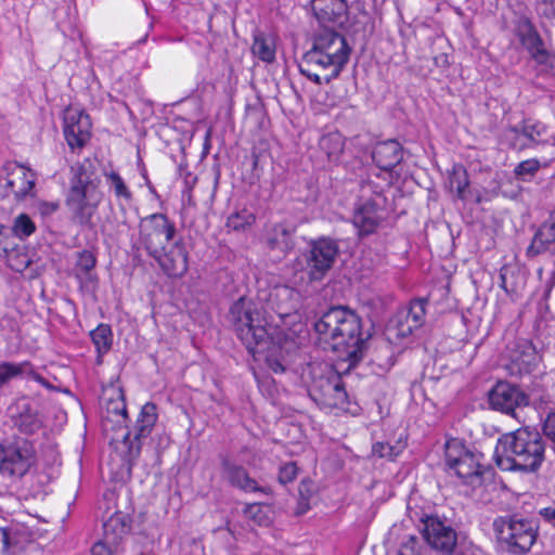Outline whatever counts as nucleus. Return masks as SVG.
Here are the masks:
<instances>
[{"label": "nucleus", "mask_w": 555, "mask_h": 555, "mask_svg": "<svg viewBox=\"0 0 555 555\" xmlns=\"http://www.w3.org/2000/svg\"><path fill=\"white\" fill-rule=\"evenodd\" d=\"M60 207V204L57 202H39L38 203V210L42 216H50L54 214Z\"/></svg>", "instance_id": "nucleus-49"}, {"label": "nucleus", "mask_w": 555, "mask_h": 555, "mask_svg": "<svg viewBox=\"0 0 555 555\" xmlns=\"http://www.w3.org/2000/svg\"><path fill=\"white\" fill-rule=\"evenodd\" d=\"M3 171L5 172L3 185L5 196L13 195L16 201H23L34 195L36 175L30 169L17 163H7Z\"/></svg>", "instance_id": "nucleus-15"}, {"label": "nucleus", "mask_w": 555, "mask_h": 555, "mask_svg": "<svg viewBox=\"0 0 555 555\" xmlns=\"http://www.w3.org/2000/svg\"><path fill=\"white\" fill-rule=\"evenodd\" d=\"M118 545L111 544L107 539L102 538L100 541L93 544L91 548V555H113L117 552Z\"/></svg>", "instance_id": "nucleus-46"}, {"label": "nucleus", "mask_w": 555, "mask_h": 555, "mask_svg": "<svg viewBox=\"0 0 555 555\" xmlns=\"http://www.w3.org/2000/svg\"><path fill=\"white\" fill-rule=\"evenodd\" d=\"M339 248L336 241L322 237L311 242L306 269L311 281H321L333 267Z\"/></svg>", "instance_id": "nucleus-12"}, {"label": "nucleus", "mask_w": 555, "mask_h": 555, "mask_svg": "<svg viewBox=\"0 0 555 555\" xmlns=\"http://www.w3.org/2000/svg\"><path fill=\"white\" fill-rule=\"evenodd\" d=\"M449 185L451 190H455L456 195L461 199L466 198V190L469 185L468 173L464 166L455 165L449 176Z\"/></svg>", "instance_id": "nucleus-34"}, {"label": "nucleus", "mask_w": 555, "mask_h": 555, "mask_svg": "<svg viewBox=\"0 0 555 555\" xmlns=\"http://www.w3.org/2000/svg\"><path fill=\"white\" fill-rule=\"evenodd\" d=\"M373 452L378 454L380 457H391L392 447L388 443L377 442L373 446Z\"/></svg>", "instance_id": "nucleus-50"}, {"label": "nucleus", "mask_w": 555, "mask_h": 555, "mask_svg": "<svg viewBox=\"0 0 555 555\" xmlns=\"http://www.w3.org/2000/svg\"><path fill=\"white\" fill-rule=\"evenodd\" d=\"M251 52L260 61L264 63H272L275 60L274 39L264 33L256 31L254 34Z\"/></svg>", "instance_id": "nucleus-29"}, {"label": "nucleus", "mask_w": 555, "mask_h": 555, "mask_svg": "<svg viewBox=\"0 0 555 555\" xmlns=\"http://www.w3.org/2000/svg\"><path fill=\"white\" fill-rule=\"evenodd\" d=\"M385 203L386 198L383 194L376 193L354 209L352 223L357 228L359 235L365 236L376 232L385 219Z\"/></svg>", "instance_id": "nucleus-14"}, {"label": "nucleus", "mask_w": 555, "mask_h": 555, "mask_svg": "<svg viewBox=\"0 0 555 555\" xmlns=\"http://www.w3.org/2000/svg\"><path fill=\"white\" fill-rule=\"evenodd\" d=\"M395 336L404 338L410 336L417 327L412 326L411 319L403 317V313L399 311L392 320Z\"/></svg>", "instance_id": "nucleus-40"}, {"label": "nucleus", "mask_w": 555, "mask_h": 555, "mask_svg": "<svg viewBox=\"0 0 555 555\" xmlns=\"http://www.w3.org/2000/svg\"><path fill=\"white\" fill-rule=\"evenodd\" d=\"M514 134V146L522 150L535 146L538 144L550 143L553 133L550 128L541 121L524 120L521 125L511 128Z\"/></svg>", "instance_id": "nucleus-20"}, {"label": "nucleus", "mask_w": 555, "mask_h": 555, "mask_svg": "<svg viewBox=\"0 0 555 555\" xmlns=\"http://www.w3.org/2000/svg\"><path fill=\"white\" fill-rule=\"evenodd\" d=\"M294 234V227L286 223L275 224L268 232L267 244L271 249L286 254L295 246Z\"/></svg>", "instance_id": "nucleus-25"}, {"label": "nucleus", "mask_w": 555, "mask_h": 555, "mask_svg": "<svg viewBox=\"0 0 555 555\" xmlns=\"http://www.w3.org/2000/svg\"><path fill=\"white\" fill-rule=\"evenodd\" d=\"M520 41L529 51L531 57L539 64H548L551 62V53L544 48L540 35L531 26L521 31Z\"/></svg>", "instance_id": "nucleus-27"}, {"label": "nucleus", "mask_w": 555, "mask_h": 555, "mask_svg": "<svg viewBox=\"0 0 555 555\" xmlns=\"http://www.w3.org/2000/svg\"><path fill=\"white\" fill-rule=\"evenodd\" d=\"M129 530L130 524L127 516L116 512L103 524V538L107 539L108 543L119 546Z\"/></svg>", "instance_id": "nucleus-28"}, {"label": "nucleus", "mask_w": 555, "mask_h": 555, "mask_svg": "<svg viewBox=\"0 0 555 555\" xmlns=\"http://www.w3.org/2000/svg\"><path fill=\"white\" fill-rule=\"evenodd\" d=\"M222 476L232 486L245 492H263L267 489L258 486L257 481L249 476L247 470L236 463L224 459L222 461Z\"/></svg>", "instance_id": "nucleus-23"}, {"label": "nucleus", "mask_w": 555, "mask_h": 555, "mask_svg": "<svg viewBox=\"0 0 555 555\" xmlns=\"http://www.w3.org/2000/svg\"><path fill=\"white\" fill-rule=\"evenodd\" d=\"M27 374L40 378L34 371V366L29 361L20 363L1 362L0 363V389L7 385L11 379Z\"/></svg>", "instance_id": "nucleus-30"}, {"label": "nucleus", "mask_w": 555, "mask_h": 555, "mask_svg": "<svg viewBox=\"0 0 555 555\" xmlns=\"http://www.w3.org/2000/svg\"><path fill=\"white\" fill-rule=\"evenodd\" d=\"M120 416L121 418L125 421L127 418V411H126V405L125 403H121V408H120Z\"/></svg>", "instance_id": "nucleus-53"}, {"label": "nucleus", "mask_w": 555, "mask_h": 555, "mask_svg": "<svg viewBox=\"0 0 555 555\" xmlns=\"http://www.w3.org/2000/svg\"><path fill=\"white\" fill-rule=\"evenodd\" d=\"M176 224L162 212L143 217L139 222V238L150 256L159 254L176 238Z\"/></svg>", "instance_id": "nucleus-8"}, {"label": "nucleus", "mask_w": 555, "mask_h": 555, "mask_svg": "<svg viewBox=\"0 0 555 555\" xmlns=\"http://www.w3.org/2000/svg\"><path fill=\"white\" fill-rule=\"evenodd\" d=\"M300 293L289 286L274 287L268 297L269 307L275 311L280 319L297 317L300 308Z\"/></svg>", "instance_id": "nucleus-21"}, {"label": "nucleus", "mask_w": 555, "mask_h": 555, "mask_svg": "<svg viewBox=\"0 0 555 555\" xmlns=\"http://www.w3.org/2000/svg\"><path fill=\"white\" fill-rule=\"evenodd\" d=\"M306 487V483L305 482H301L300 487H299V492L301 495L305 494V492H307V489H305Z\"/></svg>", "instance_id": "nucleus-55"}, {"label": "nucleus", "mask_w": 555, "mask_h": 555, "mask_svg": "<svg viewBox=\"0 0 555 555\" xmlns=\"http://www.w3.org/2000/svg\"><path fill=\"white\" fill-rule=\"evenodd\" d=\"M398 555H421L418 539L415 535H409L401 543Z\"/></svg>", "instance_id": "nucleus-45"}, {"label": "nucleus", "mask_w": 555, "mask_h": 555, "mask_svg": "<svg viewBox=\"0 0 555 555\" xmlns=\"http://www.w3.org/2000/svg\"><path fill=\"white\" fill-rule=\"evenodd\" d=\"M345 141L340 133L331 132L321 137L319 146L330 162L338 160L344 151Z\"/></svg>", "instance_id": "nucleus-31"}, {"label": "nucleus", "mask_w": 555, "mask_h": 555, "mask_svg": "<svg viewBox=\"0 0 555 555\" xmlns=\"http://www.w3.org/2000/svg\"><path fill=\"white\" fill-rule=\"evenodd\" d=\"M361 327L359 315L341 306L332 307L314 323L319 344L349 367L357 365L366 350L369 335L364 336Z\"/></svg>", "instance_id": "nucleus-1"}, {"label": "nucleus", "mask_w": 555, "mask_h": 555, "mask_svg": "<svg viewBox=\"0 0 555 555\" xmlns=\"http://www.w3.org/2000/svg\"><path fill=\"white\" fill-rule=\"evenodd\" d=\"M540 168V162L531 158L524 160L515 168V175L522 180L532 177Z\"/></svg>", "instance_id": "nucleus-41"}, {"label": "nucleus", "mask_w": 555, "mask_h": 555, "mask_svg": "<svg viewBox=\"0 0 555 555\" xmlns=\"http://www.w3.org/2000/svg\"><path fill=\"white\" fill-rule=\"evenodd\" d=\"M152 257L168 276L180 278L188 271L189 254L181 238L173 240L159 254Z\"/></svg>", "instance_id": "nucleus-18"}, {"label": "nucleus", "mask_w": 555, "mask_h": 555, "mask_svg": "<svg viewBox=\"0 0 555 555\" xmlns=\"http://www.w3.org/2000/svg\"><path fill=\"white\" fill-rule=\"evenodd\" d=\"M92 343L95 346L98 352V363H101L102 356L107 353L113 344V333L111 326L107 324H100L90 332Z\"/></svg>", "instance_id": "nucleus-32"}, {"label": "nucleus", "mask_w": 555, "mask_h": 555, "mask_svg": "<svg viewBox=\"0 0 555 555\" xmlns=\"http://www.w3.org/2000/svg\"><path fill=\"white\" fill-rule=\"evenodd\" d=\"M255 221V215L250 210L243 208L228 217L227 227L234 231H241L251 227Z\"/></svg>", "instance_id": "nucleus-36"}, {"label": "nucleus", "mask_w": 555, "mask_h": 555, "mask_svg": "<svg viewBox=\"0 0 555 555\" xmlns=\"http://www.w3.org/2000/svg\"><path fill=\"white\" fill-rule=\"evenodd\" d=\"M489 403L494 410L514 414L516 408L528 404V397L517 386L499 382L489 392Z\"/></svg>", "instance_id": "nucleus-19"}, {"label": "nucleus", "mask_w": 555, "mask_h": 555, "mask_svg": "<svg viewBox=\"0 0 555 555\" xmlns=\"http://www.w3.org/2000/svg\"><path fill=\"white\" fill-rule=\"evenodd\" d=\"M228 318L250 353H263L267 358L278 354L282 332L269 325L259 301L245 296L238 298L230 307Z\"/></svg>", "instance_id": "nucleus-2"}, {"label": "nucleus", "mask_w": 555, "mask_h": 555, "mask_svg": "<svg viewBox=\"0 0 555 555\" xmlns=\"http://www.w3.org/2000/svg\"><path fill=\"white\" fill-rule=\"evenodd\" d=\"M157 421V408L154 403H145L137 418L132 431H126L122 436V443L126 447L125 459L131 467L139 457L142 449L141 440L146 438L153 430Z\"/></svg>", "instance_id": "nucleus-10"}, {"label": "nucleus", "mask_w": 555, "mask_h": 555, "mask_svg": "<svg viewBox=\"0 0 555 555\" xmlns=\"http://www.w3.org/2000/svg\"><path fill=\"white\" fill-rule=\"evenodd\" d=\"M298 468L295 462L285 463L280 467L279 481L282 485H287L295 480L297 477Z\"/></svg>", "instance_id": "nucleus-43"}, {"label": "nucleus", "mask_w": 555, "mask_h": 555, "mask_svg": "<svg viewBox=\"0 0 555 555\" xmlns=\"http://www.w3.org/2000/svg\"><path fill=\"white\" fill-rule=\"evenodd\" d=\"M372 158L378 168L391 170L402 160V147L396 140L378 142L374 146Z\"/></svg>", "instance_id": "nucleus-24"}, {"label": "nucleus", "mask_w": 555, "mask_h": 555, "mask_svg": "<svg viewBox=\"0 0 555 555\" xmlns=\"http://www.w3.org/2000/svg\"><path fill=\"white\" fill-rule=\"evenodd\" d=\"M15 425L25 434H34L41 427L37 413L27 409L15 420Z\"/></svg>", "instance_id": "nucleus-39"}, {"label": "nucleus", "mask_w": 555, "mask_h": 555, "mask_svg": "<svg viewBox=\"0 0 555 555\" xmlns=\"http://www.w3.org/2000/svg\"><path fill=\"white\" fill-rule=\"evenodd\" d=\"M3 475L14 478L25 476L36 462L33 446L27 440L1 443Z\"/></svg>", "instance_id": "nucleus-11"}, {"label": "nucleus", "mask_w": 555, "mask_h": 555, "mask_svg": "<svg viewBox=\"0 0 555 555\" xmlns=\"http://www.w3.org/2000/svg\"><path fill=\"white\" fill-rule=\"evenodd\" d=\"M514 270L509 268H502L500 271V279H501V287L507 293V294H514L517 293L519 289V285L514 282H509V278L514 276Z\"/></svg>", "instance_id": "nucleus-44"}, {"label": "nucleus", "mask_w": 555, "mask_h": 555, "mask_svg": "<svg viewBox=\"0 0 555 555\" xmlns=\"http://www.w3.org/2000/svg\"><path fill=\"white\" fill-rule=\"evenodd\" d=\"M309 374L308 392L314 402L325 408H345L348 395L337 372L328 366L312 365Z\"/></svg>", "instance_id": "nucleus-6"}, {"label": "nucleus", "mask_w": 555, "mask_h": 555, "mask_svg": "<svg viewBox=\"0 0 555 555\" xmlns=\"http://www.w3.org/2000/svg\"><path fill=\"white\" fill-rule=\"evenodd\" d=\"M64 134L70 149H81L91 137V120L85 111L68 106L64 112Z\"/></svg>", "instance_id": "nucleus-16"}, {"label": "nucleus", "mask_w": 555, "mask_h": 555, "mask_svg": "<svg viewBox=\"0 0 555 555\" xmlns=\"http://www.w3.org/2000/svg\"><path fill=\"white\" fill-rule=\"evenodd\" d=\"M65 204L72 215V219L79 225H90L100 203L79 199L66 195Z\"/></svg>", "instance_id": "nucleus-26"}, {"label": "nucleus", "mask_w": 555, "mask_h": 555, "mask_svg": "<svg viewBox=\"0 0 555 555\" xmlns=\"http://www.w3.org/2000/svg\"><path fill=\"white\" fill-rule=\"evenodd\" d=\"M351 48L338 31L324 27L298 63L300 74L317 85L337 78L349 61Z\"/></svg>", "instance_id": "nucleus-3"}, {"label": "nucleus", "mask_w": 555, "mask_h": 555, "mask_svg": "<svg viewBox=\"0 0 555 555\" xmlns=\"http://www.w3.org/2000/svg\"><path fill=\"white\" fill-rule=\"evenodd\" d=\"M95 263L96 258L92 251L82 250L78 254L76 266L80 271L88 273L95 267Z\"/></svg>", "instance_id": "nucleus-42"}, {"label": "nucleus", "mask_w": 555, "mask_h": 555, "mask_svg": "<svg viewBox=\"0 0 555 555\" xmlns=\"http://www.w3.org/2000/svg\"><path fill=\"white\" fill-rule=\"evenodd\" d=\"M545 448L538 430L521 427L498 439L493 457L501 470L535 473L545 460Z\"/></svg>", "instance_id": "nucleus-4"}, {"label": "nucleus", "mask_w": 555, "mask_h": 555, "mask_svg": "<svg viewBox=\"0 0 555 555\" xmlns=\"http://www.w3.org/2000/svg\"><path fill=\"white\" fill-rule=\"evenodd\" d=\"M426 304L427 300L424 298L415 299L411 301L408 309L401 310L403 317L411 319L412 326L418 328L423 324Z\"/></svg>", "instance_id": "nucleus-37"}, {"label": "nucleus", "mask_w": 555, "mask_h": 555, "mask_svg": "<svg viewBox=\"0 0 555 555\" xmlns=\"http://www.w3.org/2000/svg\"><path fill=\"white\" fill-rule=\"evenodd\" d=\"M539 515L542 517V519L550 524L551 526L555 527V507H544L539 511Z\"/></svg>", "instance_id": "nucleus-51"}, {"label": "nucleus", "mask_w": 555, "mask_h": 555, "mask_svg": "<svg viewBox=\"0 0 555 555\" xmlns=\"http://www.w3.org/2000/svg\"><path fill=\"white\" fill-rule=\"evenodd\" d=\"M312 10L321 24L341 26L348 20L346 0H312Z\"/></svg>", "instance_id": "nucleus-22"}, {"label": "nucleus", "mask_w": 555, "mask_h": 555, "mask_svg": "<svg viewBox=\"0 0 555 555\" xmlns=\"http://www.w3.org/2000/svg\"><path fill=\"white\" fill-rule=\"evenodd\" d=\"M68 196L88 202L101 203L103 193L100 190L101 180L96 176L94 160L85 158L70 168Z\"/></svg>", "instance_id": "nucleus-9"}, {"label": "nucleus", "mask_w": 555, "mask_h": 555, "mask_svg": "<svg viewBox=\"0 0 555 555\" xmlns=\"http://www.w3.org/2000/svg\"><path fill=\"white\" fill-rule=\"evenodd\" d=\"M103 176L105 177L106 182L109 185V189L114 192V195L117 199H122L126 203L132 201V193L130 189L117 171H104Z\"/></svg>", "instance_id": "nucleus-33"}, {"label": "nucleus", "mask_w": 555, "mask_h": 555, "mask_svg": "<svg viewBox=\"0 0 555 555\" xmlns=\"http://www.w3.org/2000/svg\"><path fill=\"white\" fill-rule=\"evenodd\" d=\"M36 229L37 227L35 222L26 214H21L15 217L12 225V232L21 240H24L34 234Z\"/></svg>", "instance_id": "nucleus-38"}, {"label": "nucleus", "mask_w": 555, "mask_h": 555, "mask_svg": "<svg viewBox=\"0 0 555 555\" xmlns=\"http://www.w3.org/2000/svg\"><path fill=\"white\" fill-rule=\"evenodd\" d=\"M544 435L555 444V412H550L543 423Z\"/></svg>", "instance_id": "nucleus-47"}, {"label": "nucleus", "mask_w": 555, "mask_h": 555, "mask_svg": "<svg viewBox=\"0 0 555 555\" xmlns=\"http://www.w3.org/2000/svg\"><path fill=\"white\" fill-rule=\"evenodd\" d=\"M422 522V533L428 545L443 554H452L457 544V533L451 524L437 515H425Z\"/></svg>", "instance_id": "nucleus-13"}, {"label": "nucleus", "mask_w": 555, "mask_h": 555, "mask_svg": "<svg viewBox=\"0 0 555 555\" xmlns=\"http://www.w3.org/2000/svg\"><path fill=\"white\" fill-rule=\"evenodd\" d=\"M538 9L542 16L555 20V0H540Z\"/></svg>", "instance_id": "nucleus-48"}, {"label": "nucleus", "mask_w": 555, "mask_h": 555, "mask_svg": "<svg viewBox=\"0 0 555 555\" xmlns=\"http://www.w3.org/2000/svg\"><path fill=\"white\" fill-rule=\"evenodd\" d=\"M244 515L258 526H268L271 522L270 508L260 503L247 504Z\"/></svg>", "instance_id": "nucleus-35"}, {"label": "nucleus", "mask_w": 555, "mask_h": 555, "mask_svg": "<svg viewBox=\"0 0 555 555\" xmlns=\"http://www.w3.org/2000/svg\"><path fill=\"white\" fill-rule=\"evenodd\" d=\"M482 454L473 451L462 440L452 438L444 444V460L449 469L470 486L481 485L485 466L481 464Z\"/></svg>", "instance_id": "nucleus-7"}, {"label": "nucleus", "mask_w": 555, "mask_h": 555, "mask_svg": "<svg viewBox=\"0 0 555 555\" xmlns=\"http://www.w3.org/2000/svg\"><path fill=\"white\" fill-rule=\"evenodd\" d=\"M273 371L274 372H283L284 371V367L280 364V363H275V366L273 367Z\"/></svg>", "instance_id": "nucleus-54"}, {"label": "nucleus", "mask_w": 555, "mask_h": 555, "mask_svg": "<svg viewBox=\"0 0 555 555\" xmlns=\"http://www.w3.org/2000/svg\"><path fill=\"white\" fill-rule=\"evenodd\" d=\"M505 363L511 375L521 376L529 373L537 362V352L533 345L527 339H515L506 346Z\"/></svg>", "instance_id": "nucleus-17"}, {"label": "nucleus", "mask_w": 555, "mask_h": 555, "mask_svg": "<svg viewBox=\"0 0 555 555\" xmlns=\"http://www.w3.org/2000/svg\"><path fill=\"white\" fill-rule=\"evenodd\" d=\"M493 530L501 548L512 555L530 552L538 539V525L517 514L494 519Z\"/></svg>", "instance_id": "nucleus-5"}, {"label": "nucleus", "mask_w": 555, "mask_h": 555, "mask_svg": "<svg viewBox=\"0 0 555 555\" xmlns=\"http://www.w3.org/2000/svg\"><path fill=\"white\" fill-rule=\"evenodd\" d=\"M306 487V483L305 482H301L300 487H299V492L301 495L305 494V492H307V489H305Z\"/></svg>", "instance_id": "nucleus-56"}, {"label": "nucleus", "mask_w": 555, "mask_h": 555, "mask_svg": "<svg viewBox=\"0 0 555 555\" xmlns=\"http://www.w3.org/2000/svg\"><path fill=\"white\" fill-rule=\"evenodd\" d=\"M1 533H2V542L4 544L5 547H9L10 545V542H9V532L5 528H2L1 529Z\"/></svg>", "instance_id": "nucleus-52"}]
</instances>
